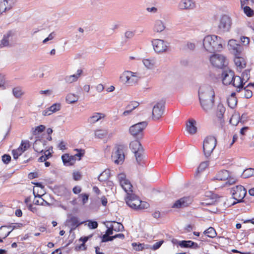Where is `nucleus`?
<instances>
[{
    "label": "nucleus",
    "instance_id": "6ab92c4d",
    "mask_svg": "<svg viewBox=\"0 0 254 254\" xmlns=\"http://www.w3.org/2000/svg\"><path fill=\"white\" fill-rule=\"evenodd\" d=\"M14 33L12 31H8L3 35L2 39L0 41V48L8 46L9 41L11 40Z\"/></svg>",
    "mask_w": 254,
    "mask_h": 254
},
{
    "label": "nucleus",
    "instance_id": "f03ea898",
    "mask_svg": "<svg viewBox=\"0 0 254 254\" xmlns=\"http://www.w3.org/2000/svg\"><path fill=\"white\" fill-rule=\"evenodd\" d=\"M222 39L216 35H207L204 37L203 45L206 51L210 53L220 51L223 49Z\"/></svg>",
    "mask_w": 254,
    "mask_h": 254
},
{
    "label": "nucleus",
    "instance_id": "6e6d98bb",
    "mask_svg": "<svg viewBox=\"0 0 254 254\" xmlns=\"http://www.w3.org/2000/svg\"><path fill=\"white\" fill-rule=\"evenodd\" d=\"M149 206V203L145 201H142L140 200V204H139L138 209H144L147 208Z\"/></svg>",
    "mask_w": 254,
    "mask_h": 254
},
{
    "label": "nucleus",
    "instance_id": "603ef678",
    "mask_svg": "<svg viewBox=\"0 0 254 254\" xmlns=\"http://www.w3.org/2000/svg\"><path fill=\"white\" fill-rule=\"evenodd\" d=\"M118 179L120 184H125L126 182L128 181L126 179V176L124 173H121L118 175Z\"/></svg>",
    "mask_w": 254,
    "mask_h": 254
},
{
    "label": "nucleus",
    "instance_id": "0eeeda50",
    "mask_svg": "<svg viewBox=\"0 0 254 254\" xmlns=\"http://www.w3.org/2000/svg\"><path fill=\"white\" fill-rule=\"evenodd\" d=\"M231 193L233 197V198L237 200V202H233V205L236 204V203L242 202L243 199L247 194V190L246 189L241 185L237 186L231 189Z\"/></svg>",
    "mask_w": 254,
    "mask_h": 254
},
{
    "label": "nucleus",
    "instance_id": "412c9836",
    "mask_svg": "<svg viewBox=\"0 0 254 254\" xmlns=\"http://www.w3.org/2000/svg\"><path fill=\"white\" fill-rule=\"evenodd\" d=\"M67 225L71 228L70 231L75 230L82 222L80 223L77 217L72 216L66 220Z\"/></svg>",
    "mask_w": 254,
    "mask_h": 254
},
{
    "label": "nucleus",
    "instance_id": "13d9d810",
    "mask_svg": "<svg viewBox=\"0 0 254 254\" xmlns=\"http://www.w3.org/2000/svg\"><path fill=\"white\" fill-rule=\"evenodd\" d=\"M65 166L73 165L75 163L76 160H62Z\"/></svg>",
    "mask_w": 254,
    "mask_h": 254
},
{
    "label": "nucleus",
    "instance_id": "f3484780",
    "mask_svg": "<svg viewBox=\"0 0 254 254\" xmlns=\"http://www.w3.org/2000/svg\"><path fill=\"white\" fill-rule=\"evenodd\" d=\"M178 7L181 9H192L195 7V4L192 0H181Z\"/></svg>",
    "mask_w": 254,
    "mask_h": 254
},
{
    "label": "nucleus",
    "instance_id": "9d476101",
    "mask_svg": "<svg viewBox=\"0 0 254 254\" xmlns=\"http://www.w3.org/2000/svg\"><path fill=\"white\" fill-rule=\"evenodd\" d=\"M229 51L235 56H241L243 50V47L234 39L229 40L228 43Z\"/></svg>",
    "mask_w": 254,
    "mask_h": 254
},
{
    "label": "nucleus",
    "instance_id": "393cba45",
    "mask_svg": "<svg viewBox=\"0 0 254 254\" xmlns=\"http://www.w3.org/2000/svg\"><path fill=\"white\" fill-rule=\"evenodd\" d=\"M131 76V71H125L120 75V79L123 83H126L130 85V78Z\"/></svg>",
    "mask_w": 254,
    "mask_h": 254
},
{
    "label": "nucleus",
    "instance_id": "5fc2aeb1",
    "mask_svg": "<svg viewBox=\"0 0 254 254\" xmlns=\"http://www.w3.org/2000/svg\"><path fill=\"white\" fill-rule=\"evenodd\" d=\"M98 224L95 221L89 220L88 221V226L92 229H95L98 227Z\"/></svg>",
    "mask_w": 254,
    "mask_h": 254
},
{
    "label": "nucleus",
    "instance_id": "39448f33",
    "mask_svg": "<svg viewBox=\"0 0 254 254\" xmlns=\"http://www.w3.org/2000/svg\"><path fill=\"white\" fill-rule=\"evenodd\" d=\"M46 141L43 139H37L33 144V148L36 152L43 153L39 159H48L52 157L50 149L44 151Z\"/></svg>",
    "mask_w": 254,
    "mask_h": 254
},
{
    "label": "nucleus",
    "instance_id": "0e129e2a",
    "mask_svg": "<svg viewBox=\"0 0 254 254\" xmlns=\"http://www.w3.org/2000/svg\"><path fill=\"white\" fill-rule=\"evenodd\" d=\"M4 6H5L4 1H0V15L3 12L7 11V10H4Z\"/></svg>",
    "mask_w": 254,
    "mask_h": 254
},
{
    "label": "nucleus",
    "instance_id": "a878e982",
    "mask_svg": "<svg viewBox=\"0 0 254 254\" xmlns=\"http://www.w3.org/2000/svg\"><path fill=\"white\" fill-rule=\"evenodd\" d=\"M165 27V23L163 21L161 20H156L154 22L153 31L157 33H160L164 31Z\"/></svg>",
    "mask_w": 254,
    "mask_h": 254
},
{
    "label": "nucleus",
    "instance_id": "680f3d73",
    "mask_svg": "<svg viewBox=\"0 0 254 254\" xmlns=\"http://www.w3.org/2000/svg\"><path fill=\"white\" fill-rule=\"evenodd\" d=\"M82 197V201L83 204H85L88 200L89 195L86 193H82L80 194Z\"/></svg>",
    "mask_w": 254,
    "mask_h": 254
},
{
    "label": "nucleus",
    "instance_id": "1a4fd4ad",
    "mask_svg": "<svg viewBox=\"0 0 254 254\" xmlns=\"http://www.w3.org/2000/svg\"><path fill=\"white\" fill-rule=\"evenodd\" d=\"M210 61L214 66L219 68H223L227 64L225 57L220 54H214L210 57Z\"/></svg>",
    "mask_w": 254,
    "mask_h": 254
},
{
    "label": "nucleus",
    "instance_id": "49530a36",
    "mask_svg": "<svg viewBox=\"0 0 254 254\" xmlns=\"http://www.w3.org/2000/svg\"><path fill=\"white\" fill-rule=\"evenodd\" d=\"M20 225H22V224H15V225H13V226L9 225V226H1L0 228V231H2L3 230V229L5 228H7L8 229L12 228L11 231L8 232L7 233V234L6 235H5L4 237H3V238H5L6 237H7L9 235V234L11 233V232L13 230H14V229H15V228H16L17 227H20Z\"/></svg>",
    "mask_w": 254,
    "mask_h": 254
},
{
    "label": "nucleus",
    "instance_id": "9b49d317",
    "mask_svg": "<svg viewBox=\"0 0 254 254\" xmlns=\"http://www.w3.org/2000/svg\"><path fill=\"white\" fill-rule=\"evenodd\" d=\"M152 45L155 52L158 53L166 52L168 47V43L161 39H154Z\"/></svg>",
    "mask_w": 254,
    "mask_h": 254
},
{
    "label": "nucleus",
    "instance_id": "bb28decb",
    "mask_svg": "<svg viewBox=\"0 0 254 254\" xmlns=\"http://www.w3.org/2000/svg\"><path fill=\"white\" fill-rule=\"evenodd\" d=\"M195 124L196 122L194 120H190L187 124V130L190 134H193L196 132Z\"/></svg>",
    "mask_w": 254,
    "mask_h": 254
},
{
    "label": "nucleus",
    "instance_id": "09e8293b",
    "mask_svg": "<svg viewBox=\"0 0 254 254\" xmlns=\"http://www.w3.org/2000/svg\"><path fill=\"white\" fill-rule=\"evenodd\" d=\"M13 94L16 98H19L23 94L20 87H17L14 88L12 90Z\"/></svg>",
    "mask_w": 254,
    "mask_h": 254
},
{
    "label": "nucleus",
    "instance_id": "20e7f679",
    "mask_svg": "<svg viewBox=\"0 0 254 254\" xmlns=\"http://www.w3.org/2000/svg\"><path fill=\"white\" fill-rule=\"evenodd\" d=\"M217 140L215 137L207 136L203 141V151L204 156L206 158L210 156L214 149L216 147Z\"/></svg>",
    "mask_w": 254,
    "mask_h": 254
},
{
    "label": "nucleus",
    "instance_id": "a211bd4d",
    "mask_svg": "<svg viewBox=\"0 0 254 254\" xmlns=\"http://www.w3.org/2000/svg\"><path fill=\"white\" fill-rule=\"evenodd\" d=\"M231 84L237 87V91L238 92H240L241 89H243L244 85L245 83L242 81V79L239 76H235L234 75V77L233 78Z\"/></svg>",
    "mask_w": 254,
    "mask_h": 254
},
{
    "label": "nucleus",
    "instance_id": "a19ab883",
    "mask_svg": "<svg viewBox=\"0 0 254 254\" xmlns=\"http://www.w3.org/2000/svg\"><path fill=\"white\" fill-rule=\"evenodd\" d=\"M45 129V126L42 125H41L39 126L35 127V128H32V134L33 135H36L40 134L41 132H43Z\"/></svg>",
    "mask_w": 254,
    "mask_h": 254
},
{
    "label": "nucleus",
    "instance_id": "7ed1b4c3",
    "mask_svg": "<svg viewBox=\"0 0 254 254\" xmlns=\"http://www.w3.org/2000/svg\"><path fill=\"white\" fill-rule=\"evenodd\" d=\"M148 125L146 121L141 122L131 126L129 129L130 134L136 139L139 140L143 136V130Z\"/></svg>",
    "mask_w": 254,
    "mask_h": 254
},
{
    "label": "nucleus",
    "instance_id": "c85d7f7f",
    "mask_svg": "<svg viewBox=\"0 0 254 254\" xmlns=\"http://www.w3.org/2000/svg\"><path fill=\"white\" fill-rule=\"evenodd\" d=\"M122 188L125 190V191L127 193V196L131 194H133L132 193V186L130 182L128 181L125 182V184H120Z\"/></svg>",
    "mask_w": 254,
    "mask_h": 254
},
{
    "label": "nucleus",
    "instance_id": "864d4df0",
    "mask_svg": "<svg viewBox=\"0 0 254 254\" xmlns=\"http://www.w3.org/2000/svg\"><path fill=\"white\" fill-rule=\"evenodd\" d=\"M108 178L107 173L106 171H104L101 173L100 175L98 176V180L100 182H103L105 180H107Z\"/></svg>",
    "mask_w": 254,
    "mask_h": 254
},
{
    "label": "nucleus",
    "instance_id": "4d7b16f0",
    "mask_svg": "<svg viewBox=\"0 0 254 254\" xmlns=\"http://www.w3.org/2000/svg\"><path fill=\"white\" fill-rule=\"evenodd\" d=\"M73 178L75 181L80 180L81 179V173L78 171L74 172L73 173Z\"/></svg>",
    "mask_w": 254,
    "mask_h": 254
},
{
    "label": "nucleus",
    "instance_id": "3c124183",
    "mask_svg": "<svg viewBox=\"0 0 254 254\" xmlns=\"http://www.w3.org/2000/svg\"><path fill=\"white\" fill-rule=\"evenodd\" d=\"M61 105L60 104H54L52 105L50 108V113L56 112L60 110Z\"/></svg>",
    "mask_w": 254,
    "mask_h": 254
},
{
    "label": "nucleus",
    "instance_id": "4c0bfd02",
    "mask_svg": "<svg viewBox=\"0 0 254 254\" xmlns=\"http://www.w3.org/2000/svg\"><path fill=\"white\" fill-rule=\"evenodd\" d=\"M74 151H75L76 153H74L73 155H71L69 159H74L75 157L80 159L81 157H83L85 154V150L82 149H74Z\"/></svg>",
    "mask_w": 254,
    "mask_h": 254
},
{
    "label": "nucleus",
    "instance_id": "de8ad7c7",
    "mask_svg": "<svg viewBox=\"0 0 254 254\" xmlns=\"http://www.w3.org/2000/svg\"><path fill=\"white\" fill-rule=\"evenodd\" d=\"M24 152L22 150V149L18 147L16 149H13L12 151L13 159H18V158L23 154Z\"/></svg>",
    "mask_w": 254,
    "mask_h": 254
},
{
    "label": "nucleus",
    "instance_id": "473e14b6",
    "mask_svg": "<svg viewBox=\"0 0 254 254\" xmlns=\"http://www.w3.org/2000/svg\"><path fill=\"white\" fill-rule=\"evenodd\" d=\"M78 100V96L74 94H68L66 97V101L69 104H73Z\"/></svg>",
    "mask_w": 254,
    "mask_h": 254
},
{
    "label": "nucleus",
    "instance_id": "4468645a",
    "mask_svg": "<svg viewBox=\"0 0 254 254\" xmlns=\"http://www.w3.org/2000/svg\"><path fill=\"white\" fill-rule=\"evenodd\" d=\"M234 74V72L230 69L224 70L222 73L223 83L225 85H231Z\"/></svg>",
    "mask_w": 254,
    "mask_h": 254
},
{
    "label": "nucleus",
    "instance_id": "f257e3e1",
    "mask_svg": "<svg viewBox=\"0 0 254 254\" xmlns=\"http://www.w3.org/2000/svg\"><path fill=\"white\" fill-rule=\"evenodd\" d=\"M198 97L200 105L203 110L207 112L212 109L214 103L215 92L211 86H201L198 90Z\"/></svg>",
    "mask_w": 254,
    "mask_h": 254
},
{
    "label": "nucleus",
    "instance_id": "79ce46f5",
    "mask_svg": "<svg viewBox=\"0 0 254 254\" xmlns=\"http://www.w3.org/2000/svg\"><path fill=\"white\" fill-rule=\"evenodd\" d=\"M140 78L141 76L139 75V74L132 72V76L130 78V85H132L133 84L137 83L138 79Z\"/></svg>",
    "mask_w": 254,
    "mask_h": 254
},
{
    "label": "nucleus",
    "instance_id": "cd10ccee",
    "mask_svg": "<svg viewBox=\"0 0 254 254\" xmlns=\"http://www.w3.org/2000/svg\"><path fill=\"white\" fill-rule=\"evenodd\" d=\"M234 61L236 65L240 69L244 68L246 66V62L245 59L240 56H235Z\"/></svg>",
    "mask_w": 254,
    "mask_h": 254
},
{
    "label": "nucleus",
    "instance_id": "ddd939ff",
    "mask_svg": "<svg viewBox=\"0 0 254 254\" xmlns=\"http://www.w3.org/2000/svg\"><path fill=\"white\" fill-rule=\"evenodd\" d=\"M126 201L128 206L135 209H137L139 204H140V200L134 193L127 196Z\"/></svg>",
    "mask_w": 254,
    "mask_h": 254
},
{
    "label": "nucleus",
    "instance_id": "f704fd0d",
    "mask_svg": "<svg viewBox=\"0 0 254 254\" xmlns=\"http://www.w3.org/2000/svg\"><path fill=\"white\" fill-rule=\"evenodd\" d=\"M0 1H4L5 6H4V10H10L14 5L17 1V0H2Z\"/></svg>",
    "mask_w": 254,
    "mask_h": 254
},
{
    "label": "nucleus",
    "instance_id": "774afa93",
    "mask_svg": "<svg viewBox=\"0 0 254 254\" xmlns=\"http://www.w3.org/2000/svg\"><path fill=\"white\" fill-rule=\"evenodd\" d=\"M227 181L226 182V184H228L229 185H231L233 184H234L237 180L233 178H230V177L228 178V179L227 180Z\"/></svg>",
    "mask_w": 254,
    "mask_h": 254
},
{
    "label": "nucleus",
    "instance_id": "5701e85b",
    "mask_svg": "<svg viewBox=\"0 0 254 254\" xmlns=\"http://www.w3.org/2000/svg\"><path fill=\"white\" fill-rule=\"evenodd\" d=\"M105 115L101 113H94L88 119V123L90 124H94L100 120L104 118Z\"/></svg>",
    "mask_w": 254,
    "mask_h": 254
},
{
    "label": "nucleus",
    "instance_id": "c03bdc74",
    "mask_svg": "<svg viewBox=\"0 0 254 254\" xmlns=\"http://www.w3.org/2000/svg\"><path fill=\"white\" fill-rule=\"evenodd\" d=\"M227 103L230 108L234 109L237 104V98L228 97Z\"/></svg>",
    "mask_w": 254,
    "mask_h": 254
},
{
    "label": "nucleus",
    "instance_id": "052dcab7",
    "mask_svg": "<svg viewBox=\"0 0 254 254\" xmlns=\"http://www.w3.org/2000/svg\"><path fill=\"white\" fill-rule=\"evenodd\" d=\"M117 226H113L114 229L115 231H122L124 229V226L120 223H116Z\"/></svg>",
    "mask_w": 254,
    "mask_h": 254
},
{
    "label": "nucleus",
    "instance_id": "2f4dec72",
    "mask_svg": "<svg viewBox=\"0 0 254 254\" xmlns=\"http://www.w3.org/2000/svg\"><path fill=\"white\" fill-rule=\"evenodd\" d=\"M225 112V108L221 103H219L217 106V116L220 119L223 117V115Z\"/></svg>",
    "mask_w": 254,
    "mask_h": 254
},
{
    "label": "nucleus",
    "instance_id": "ea45409f",
    "mask_svg": "<svg viewBox=\"0 0 254 254\" xmlns=\"http://www.w3.org/2000/svg\"><path fill=\"white\" fill-rule=\"evenodd\" d=\"M204 234L209 238H214L216 236V233L215 229L212 227H209L204 232Z\"/></svg>",
    "mask_w": 254,
    "mask_h": 254
},
{
    "label": "nucleus",
    "instance_id": "b1692460",
    "mask_svg": "<svg viewBox=\"0 0 254 254\" xmlns=\"http://www.w3.org/2000/svg\"><path fill=\"white\" fill-rule=\"evenodd\" d=\"M82 73V70L81 69H78L76 74L66 76L65 77L64 80L66 83H71L77 81Z\"/></svg>",
    "mask_w": 254,
    "mask_h": 254
},
{
    "label": "nucleus",
    "instance_id": "7c9ffc66",
    "mask_svg": "<svg viewBox=\"0 0 254 254\" xmlns=\"http://www.w3.org/2000/svg\"><path fill=\"white\" fill-rule=\"evenodd\" d=\"M229 173L227 170H223L219 172L216 176V179L220 181H225L228 179Z\"/></svg>",
    "mask_w": 254,
    "mask_h": 254
},
{
    "label": "nucleus",
    "instance_id": "c9c22d12",
    "mask_svg": "<svg viewBox=\"0 0 254 254\" xmlns=\"http://www.w3.org/2000/svg\"><path fill=\"white\" fill-rule=\"evenodd\" d=\"M108 133L106 129H98L95 131V136L99 138H103L107 136Z\"/></svg>",
    "mask_w": 254,
    "mask_h": 254
},
{
    "label": "nucleus",
    "instance_id": "c756f323",
    "mask_svg": "<svg viewBox=\"0 0 254 254\" xmlns=\"http://www.w3.org/2000/svg\"><path fill=\"white\" fill-rule=\"evenodd\" d=\"M254 87V82L253 83H249L245 88H243L244 90V96L246 98L249 99L253 96L252 91L249 88Z\"/></svg>",
    "mask_w": 254,
    "mask_h": 254
},
{
    "label": "nucleus",
    "instance_id": "aec40b11",
    "mask_svg": "<svg viewBox=\"0 0 254 254\" xmlns=\"http://www.w3.org/2000/svg\"><path fill=\"white\" fill-rule=\"evenodd\" d=\"M190 203L188 197H183L177 200L172 205V208H180L187 206Z\"/></svg>",
    "mask_w": 254,
    "mask_h": 254
},
{
    "label": "nucleus",
    "instance_id": "f8f14e48",
    "mask_svg": "<svg viewBox=\"0 0 254 254\" xmlns=\"http://www.w3.org/2000/svg\"><path fill=\"white\" fill-rule=\"evenodd\" d=\"M165 109L163 102H158L156 104L152 109V118L154 120H159L162 116Z\"/></svg>",
    "mask_w": 254,
    "mask_h": 254
},
{
    "label": "nucleus",
    "instance_id": "bf43d9fd",
    "mask_svg": "<svg viewBox=\"0 0 254 254\" xmlns=\"http://www.w3.org/2000/svg\"><path fill=\"white\" fill-rule=\"evenodd\" d=\"M163 242H164L163 241H159V242L156 243L152 246L151 249L153 250H156L158 249L161 247V246L162 245Z\"/></svg>",
    "mask_w": 254,
    "mask_h": 254
},
{
    "label": "nucleus",
    "instance_id": "e433bc0d",
    "mask_svg": "<svg viewBox=\"0 0 254 254\" xmlns=\"http://www.w3.org/2000/svg\"><path fill=\"white\" fill-rule=\"evenodd\" d=\"M253 176H254V169L251 168L245 170L242 174V177L244 178H248Z\"/></svg>",
    "mask_w": 254,
    "mask_h": 254
},
{
    "label": "nucleus",
    "instance_id": "37998d69",
    "mask_svg": "<svg viewBox=\"0 0 254 254\" xmlns=\"http://www.w3.org/2000/svg\"><path fill=\"white\" fill-rule=\"evenodd\" d=\"M243 9L244 12L248 17H252L254 15V10L248 5L241 7Z\"/></svg>",
    "mask_w": 254,
    "mask_h": 254
},
{
    "label": "nucleus",
    "instance_id": "8fccbe9b",
    "mask_svg": "<svg viewBox=\"0 0 254 254\" xmlns=\"http://www.w3.org/2000/svg\"><path fill=\"white\" fill-rule=\"evenodd\" d=\"M206 196H210L211 198V202L209 203H206V204L210 205L213 203L215 202L217 198V195L216 194L212 193L211 192H209L207 193V194L206 195Z\"/></svg>",
    "mask_w": 254,
    "mask_h": 254
},
{
    "label": "nucleus",
    "instance_id": "a18cd8bd",
    "mask_svg": "<svg viewBox=\"0 0 254 254\" xmlns=\"http://www.w3.org/2000/svg\"><path fill=\"white\" fill-rule=\"evenodd\" d=\"M250 69H246L242 74V76H240L241 78L242 79V81L245 84L249 79L250 77Z\"/></svg>",
    "mask_w": 254,
    "mask_h": 254
},
{
    "label": "nucleus",
    "instance_id": "58836bf2",
    "mask_svg": "<svg viewBox=\"0 0 254 254\" xmlns=\"http://www.w3.org/2000/svg\"><path fill=\"white\" fill-rule=\"evenodd\" d=\"M31 146L30 141L28 140H22L21 142L19 147L24 152L27 150Z\"/></svg>",
    "mask_w": 254,
    "mask_h": 254
},
{
    "label": "nucleus",
    "instance_id": "4be33fe9",
    "mask_svg": "<svg viewBox=\"0 0 254 254\" xmlns=\"http://www.w3.org/2000/svg\"><path fill=\"white\" fill-rule=\"evenodd\" d=\"M179 245L181 248H190L197 249L199 248L198 244L195 242H193L190 240L188 241H180L179 242Z\"/></svg>",
    "mask_w": 254,
    "mask_h": 254
},
{
    "label": "nucleus",
    "instance_id": "423d86ee",
    "mask_svg": "<svg viewBox=\"0 0 254 254\" xmlns=\"http://www.w3.org/2000/svg\"><path fill=\"white\" fill-rule=\"evenodd\" d=\"M232 20L230 16L227 14L221 16L218 28L220 32L225 33L229 32L231 29Z\"/></svg>",
    "mask_w": 254,
    "mask_h": 254
},
{
    "label": "nucleus",
    "instance_id": "6e6552de",
    "mask_svg": "<svg viewBox=\"0 0 254 254\" xmlns=\"http://www.w3.org/2000/svg\"><path fill=\"white\" fill-rule=\"evenodd\" d=\"M129 147L134 153L135 159L146 157L144 149L137 139L130 143Z\"/></svg>",
    "mask_w": 254,
    "mask_h": 254
},
{
    "label": "nucleus",
    "instance_id": "69168bd1",
    "mask_svg": "<svg viewBox=\"0 0 254 254\" xmlns=\"http://www.w3.org/2000/svg\"><path fill=\"white\" fill-rule=\"evenodd\" d=\"M44 199H43V198H41L40 200H34L33 203L35 205H45V204H44Z\"/></svg>",
    "mask_w": 254,
    "mask_h": 254
},
{
    "label": "nucleus",
    "instance_id": "dca6fc26",
    "mask_svg": "<svg viewBox=\"0 0 254 254\" xmlns=\"http://www.w3.org/2000/svg\"><path fill=\"white\" fill-rule=\"evenodd\" d=\"M112 157L114 159H125L127 157L124 146L119 145L115 148V151L112 153Z\"/></svg>",
    "mask_w": 254,
    "mask_h": 254
},
{
    "label": "nucleus",
    "instance_id": "338daca9",
    "mask_svg": "<svg viewBox=\"0 0 254 254\" xmlns=\"http://www.w3.org/2000/svg\"><path fill=\"white\" fill-rule=\"evenodd\" d=\"M241 40L242 43H243L245 45H247L249 44L250 42V39L248 37H242L241 38Z\"/></svg>",
    "mask_w": 254,
    "mask_h": 254
},
{
    "label": "nucleus",
    "instance_id": "72a5a7b5",
    "mask_svg": "<svg viewBox=\"0 0 254 254\" xmlns=\"http://www.w3.org/2000/svg\"><path fill=\"white\" fill-rule=\"evenodd\" d=\"M209 165V161L206 160L201 162L198 167L197 168V171L196 172L195 176H197L198 174L204 171Z\"/></svg>",
    "mask_w": 254,
    "mask_h": 254
},
{
    "label": "nucleus",
    "instance_id": "e2e57ef3",
    "mask_svg": "<svg viewBox=\"0 0 254 254\" xmlns=\"http://www.w3.org/2000/svg\"><path fill=\"white\" fill-rule=\"evenodd\" d=\"M131 108L132 107L131 106H130V104L128 105L126 107L127 110L123 114V116H126L128 115L133 110L131 109Z\"/></svg>",
    "mask_w": 254,
    "mask_h": 254
},
{
    "label": "nucleus",
    "instance_id": "2eb2a0df",
    "mask_svg": "<svg viewBox=\"0 0 254 254\" xmlns=\"http://www.w3.org/2000/svg\"><path fill=\"white\" fill-rule=\"evenodd\" d=\"M142 63L148 69H153L158 65V61L155 57H150L142 60Z\"/></svg>",
    "mask_w": 254,
    "mask_h": 254
}]
</instances>
